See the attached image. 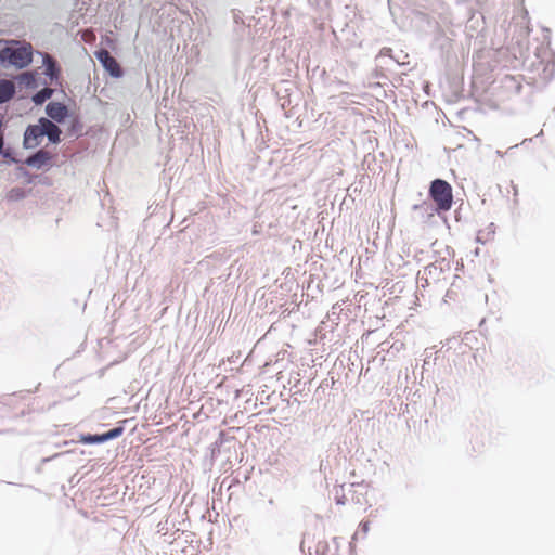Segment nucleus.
<instances>
[{
    "instance_id": "f257e3e1",
    "label": "nucleus",
    "mask_w": 555,
    "mask_h": 555,
    "mask_svg": "<svg viewBox=\"0 0 555 555\" xmlns=\"http://www.w3.org/2000/svg\"><path fill=\"white\" fill-rule=\"evenodd\" d=\"M33 61L30 43L17 40H0V65L22 69Z\"/></svg>"
},
{
    "instance_id": "f03ea898",
    "label": "nucleus",
    "mask_w": 555,
    "mask_h": 555,
    "mask_svg": "<svg viewBox=\"0 0 555 555\" xmlns=\"http://www.w3.org/2000/svg\"><path fill=\"white\" fill-rule=\"evenodd\" d=\"M429 195L438 210L448 211L451 209L453 203L452 188L447 181L434 180L430 184Z\"/></svg>"
},
{
    "instance_id": "7ed1b4c3",
    "label": "nucleus",
    "mask_w": 555,
    "mask_h": 555,
    "mask_svg": "<svg viewBox=\"0 0 555 555\" xmlns=\"http://www.w3.org/2000/svg\"><path fill=\"white\" fill-rule=\"evenodd\" d=\"M95 56L99 62L103 65V67L115 78H119L122 75V70L118 64V62L111 55V53L101 49L95 52Z\"/></svg>"
},
{
    "instance_id": "20e7f679",
    "label": "nucleus",
    "mask_w": 555,
    "mask_h": 555,
    "mask_svg": "<svg viewBox=\"0 0 555 555\" xmlns=\"http://www.w3.org/2000/svg\"><path fill=\"white\" fill-rule=\"evenodd\" d=\"M122 433H124V427L118 426V427H115L102 435H82L80 437V442L87 443V444L101 443V442H105L111 439L118 438L119 436L122 435Z\"/></svg>"
},
{
    "instance_id": "39448f33",
    "label": "nucleus",
    "mask_w": 555,
    "mask_h": 555,
    "mask_svg": "<svg viewBox=\"0 0 555 555\" xmlns=\"http://www.w3.org/2000/svg\"><path fill=\"white\" fill-rule=\"evenodd\" d=\"M43 137L42 127L38 125L29 126L24 134V145L27 149H34L39 144V139Z\"/></svg>"
},
{
    "instance_id": "423d86ee",
    "label": "nucleus",
    "mask_w": 555,
    "mask_h": 555,
    "mask_svg": "<svg viewBox=\"0 0 555 555\" xmlns=\"http://www.w3.org/2000/svg\"><path fill=\"white\" fill-rule=\"evenodd\" d=\"M46 112L56 122H63L68 115L67 107L60 102H50L46 107Z\"/></svg>"
},
{
    "instance_id": "0eeeda50",
    "label": "nucleus",
    "mask_w": 555,
    "mask_h": 555,
    "mask_svg": "<svg viewBox=\"0 0 555 555\" xmlns=\"http://www.w3.org/2000/svg\"><path fill=\"white\" fill-rule=\"evenodd\" d=\"M39 122L41 124L43 135H47L53 143L60 141L61 130L55 124L47 118H41Z\"/></svg>"
},
{
    "instance_id": "6e6552de",
    "label": "nucleus",
    "mask_w": 555,
    "mask_h": 555,
    "mask_svg": "<svg viewBox=\"0 0 555 555\" xmlns=\"http://www.w3.org/2000/svg\"><path fill=\"white\" fill-rule=\"evenodd\" d=\"M15 94V86L10 80L0 81V103L8 102Z\"/></svg>"
},
{
    "instance_id": "1a4fd4ad",
    "label": "nucleus",
    "mask_w": 555,
    "mask_h": 555,
    "mask_svg": "<svg viewBox=\"0 0 555 555\" xmlns=\"http://www.w3.org/2000/svg\"><path fill=\"white\" fill-rule=\"evenodd\" d=\"M50 159V154L43 150L38 151L27 159L29 166L40 167Z\"/></svg>"
},
{
    "instance_id": "9d476101",
    "label": "nucleus",
    "mask_w": 555,
    "mask_h": 555,
    "mask_svg": "<svg viewBox=\"0 0 555 555\" xmlns=\"http://www.w3.org/2000/svg\"><path fill=\"white\" fill-rule=\"evenodd\" d=\"M43 63L46 65V74L48 76H50L51 79L57 77L59 69H57L56 63L50 55L47 54L44 56Z\"/></svg>"
},
{
    "instance_id": "9b49d317",
    "label": "nucleus",
    "mask_w": 555,
    "mask_h": 555,
    "mask_svg": "<svg viewBox=\"0 0 555 555\" xmlns=\"http://www.w3.org/2000/svg\"><path fill=\"white\" fill-rule=\"evenodd\" d=\"M52 94L53 90L51 88H43L33 96V101L35 102V104L40 105L44 103L48 99H50Z\"/></svg>"
},
{
    "instance_id": "f8f14e48",
    "label": "nucleus",
    "mask_w": 555,
    "mask_h": 555,
    "mask_svg": "<svg viewBox=\"0 0 555 555\" xmlns=\"http://www.w3.org/2000/svg\"><path fill=\"white\" fill-rule=\"evenodd\" d=\"M25 196V191L22 188H13L7 193L8 201H18Z\"/></svg>"
},
{
    "instance_id": "ddd939ff",
    "label": "nucleus",
    "mask_w": 555,
    "mask_h": 555,
    "mask_svg": "<svg viewBox=\"0 0 555 555\" xmlns=\"http://www.w3.org/2000/svg\"><path fill=\"white\" fill-rule=\"evenodd\" d=\"M439 270H441L436 263H430L428 264L425 270H424V273H428L430 275L437 273Z\"/></svg>"
},
{
    "instance_id": "4468645a",
    "label": "nucleus",
    "mask_w": 555,
    "mask_h": 555,
    "mask_svg": "<svg viewBox=\"0 0 555 555\" xmlns=\"http://www.w3.org/2000/svg\"><path fill=\"white\" fill-rule=\"evenodd\" d=\"M360 527L364 533H367L370 530V522L369 521H362L360 524Z\"/></svg>"
}]
</instances>
